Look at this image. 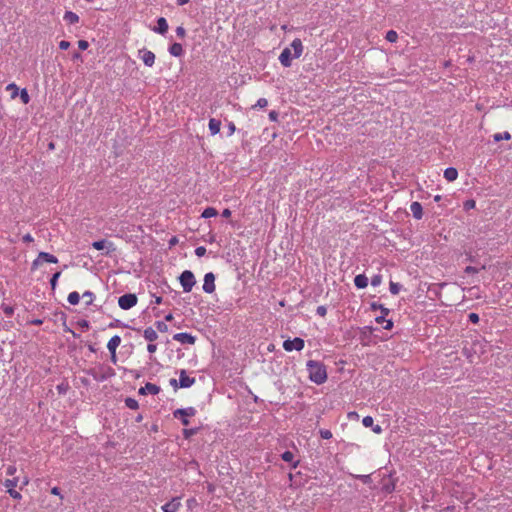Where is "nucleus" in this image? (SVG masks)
<instances>
[{
    "mask_svg": "<svg viewBox=\"0 0 512 512\" xmlns=\"http://www.w3.org/2000/svg\"><path fill=\"white\" fill-rule=\"evenodd\" d=\"M125 404L128 408L132 409V410H136L138 409L139 405H138V402L137 400L133 399V398H127L125 400Z\"/></svg>",
    "mask_w": 512,
    "mask_h": 512,
    "instance_id": "obj_32",
    "label": "nucleus"
},
{
    "mask_svg": "<svg viewBox=\"0 0 512 512\" xmlns=\"http://www.w3.org/2000/svg\"><path fill=\"white\" fill-rule=\"evenodd\" d=\"M458 177V171L456 168H453V167H449L447 169H445L444 171V178L449 181V182H452V181H455Z\"/></svg>",
    "mask_w": 512,
    "mask_h": 512,
    "instance_id": "obj_20",
    "label": "nucleus"
},
{
    "mask_svg": "<svg viewBox=\"0 0 512 512\" xmlns=\"http://www.w3.org/2000/svg\"><path fill=\"white\" fill-rule=\"evenodd\" d=\"M281 457L285 462H292L294 459V454L291 451H285Z\"/></svg>",
    "mask_w": 512,
    "mask_h": 512,
    "instance_id": "obj_40",
    "label": "nucleus"
},
{
    "mask_svg": "<svg viewBox=\"0 0 512 512\" xmlns=\"http://www.w3.org/2000/svg\"><path fill=\"white\" fill-rule=\"evenodd\" d=\"M291 48L293 49V57L299 58L303 53V44L299 38H295L291 43Z\"/></svg>",
    "mask_w": 512,
    "mask_h": 512,
    "instance_id": "obj_15",
    "label": "nucleus"
},
{
    "mask_svg": "<svg viewBox=\"0 0 512 512\" xmlns=\"http://www.w3.org/2000/svg\"><path fill=\"white\" fill-rule=\"evenodd\" d=\"M381 280H382L381 276H380V275H376V276H374V277L371 279V285H372V286H374V287H376V286L380 285Z\"/></svg>",
    "mask_w": 512,
    "mask_h": 512,
    "instance_id": "obj_45",
    "label": "nucleus"
},
{
    "mask_svg": "<svg viewBox=\"0 0 512 512\" xmlns=\"http://www.w3.org/2000/svg\"><path fill=\"white\" fill-rule=\"evenodd\" d=\"M307 370L309 372V379L315 384L320 385L327 380V371L323 363L309 360L307 362Z\"/></svg>",
    "mask_w": 512,
    "mask_h": 512,
    "instance_id": "obj_1",
    "label": "nucleus"
},
{
    "mask_svg": "<svg viewBox=\"0 0 512 512\" xmlns=\"http://www.w3.org/2000/svg\"><path fill=\"white\" fill-rule=\"evenodd\" d=\"M179 281L183 291L187 293L192 290L196 283L194 274L190 270L183 271L179 277Z\"/></svg>",
    "mask_w": 512,
    "mask_h": 512,
    "instance_id": "obj_2",
    "label": "nucleus"
},
{
    "mask_svg": "<svg viewBox=\"0 0 512 512\" xmlns=\"http://www.w3.org/2000/svg\"><path fill=\"white\" fill-rule=\"evenodd\" d=\"M398 39V33L394 30H389L387 33H386V40L391 42V43H394L396 42Z\"/></svg>",
    "mask_w": 512,
    "mask_h": 512,
    "instance_id": "obj_31",
    "label": "nucleus"
},
{
    "mask_svg": "<svg viewBox=\"0 0 512 512\" xmlns=\"http://www.w3.org/2000/svg\"><path fill=\"white\" fill-rule=\"evenodd\" d=\"M222 216L225 218H229L231 216V210L228 208L224 209L222 212Z\"/></svg>",
    "mask_w": 512,
    "mask_h": 512,
    "instance_id": "obj_62",
    "label": "nucleus"
},
{
    "mask_svg": "<svg viewBox=\"0 0 512 512\" xmlns=\"http://www.w3.org/2000/svg\"><path fill=\"white\" fill-rule=\"evenodd\" d=\"M326 313H327V309H326V307H324V306H319V307L317 308V314H318V315H320V316L324 317V316L326 315Z\"/></svg>",
    "mask_w": 512,
    "mask_h": 512,
    "instance_id": "obj_51",
    "label": "nucleus"
},
{
    "mask_svg": "<svg viewBox=\"0 0 512 512\" xmlns=\"http://www.w3.org/2000/svg\"><path fill=\"white\" fill-rule=\"evenodd\" d=\"M3 312L6 316L10 317L14 313V308L9 305H2Z\"/></svg>",
    "mask_w": 512,
    "mask_h": 512,
    "instance_id": "obj_42",
    "label": "nucleus"
},
{
    "mask_svg": "<svg viewBox=\"0 0 512 512\" xmlns=\"http://www.w3.org/2000/svg\"><path fill=\"white\" fill-rule=\"evenodd\" d=\"M410 211L415 219L420 220L423 217V208L422 205L415 201L410 205Z\"/></svg>",
    "mask_w": 512,
    "mask_h": 512,
    "instance_id": "obj_14",
    "label": "nucleus"
},
{
    "mask_svg": "<svg viewBox=\"0 0 512 512\" xmlns=\"http://www.w3.org/2000/svg\"><path fill=\"white\" fill-rule=\"evenodd\" d=\"M354 284L359 289H364L368 285V279L365 275L359 274L354 278Z\"/></svg>",
    "mask_w": 512,
    "mask_h": 512,
    "instance_id": "obj_19",
    "label": "nucleus"
},
{
    "mask_svg": "<svg viewBox=\"0 0 512 512\" xmlns=\"http://www.w3.org/2000/svg\"><path fill=\"white\" fill-rule=\"evenodd\" d=\"M173 339L175 341H178L182 344H190V345H193L196 341V337L189 334V333H186V332H182V333H177L173 336Z\"/></svg>",
    "mask_w": 512,
    "mask_h": 512,
    "instance_id": "obj_10",
    "label": "nucleus"
},
{
    "mask_svg": "<svg viewBox=\"0 0 512 512\" xmlns=\"http://www.w3.org/2000/svg\"><path fill=\"white\" fill-rule=\"evenodd\" d=\"M169 52L175 57H180L183 54V47L180 43H173L169 47Z\"/></svg>",
    "mask_w": 512,
    "mask_h": 512,
    "instance_id": "obj_23",
    "label": "nucleus"
},
{
    "mask_svg": "<svg viewBox=\"0 0 512 512\" xmlns=\"http://www.w3.org/2000/svg\"><path fill=\"white\" fill-rule=\"evenodd\" d=\"M176 34H177L178 37L184 38L185 35H186V31H185V29L182 26H179V27L176 28Z\"/></svg>",
    "mask_w": 512,
    "mask_h": 512,
    "instance_id": "obj_48",
    "label": "nucleus"
},
{
    "mask_svg": "<svg viewBox=\"0 0 512 512\" xmlns=\"http://www.w3.org/2000/svg\"><path fill=\"white\" fill-rule=\"evenodd\" d=\"M143 336L149 342H153V341L157 340V338H158L157 332L152 327L146 328L144 330Z\"/></svg>",
    "mask_w": 512,
    "mask_h": 512,
    "instance_id": "obj_21",
    "label": "nucleus"
},
{
    "mask_svg": "<svg viewBox=\"0 0 512 512\" xmlns=\"http://www.w3.org/2000/svg\"><path fill=\"white\" fill-rule=\"evenodd\" d=\"M7 492L13 499L20 500L22 498V495L15 489L7 490Z\"/></svg>",
    "mask_w": 512,
    "mask_h": 512,
    "instance_id": "obj_43",
    "label": "nucleus"
},
{
    "mask_svg": "<svg viewBox=\"0 0 512 512\" xmlns=\"http://www.w3.org/2000/svg\"><path fill=\"white\" fill-rule=\"evenodd\" d=\"M195 254L198 257H203L206 254V248L204 246H199L195 249Z\"/></svg>",
    "mask_w": 512,
    "mask_h": 512,
    "instance_id": "obj_44",
    "label": "nucleus"
},
{
    "mask_svg": "<svg viewBox=\"0 0 512 512\" xmlns=\"http://www.w3.org/2000/svg\"><path fill=\"white\" fill-rule=\"evenodd\" d=\"M69 47H70V42H68L66 40H62L59 42V48L61 50H67Z\"/></svg>",
    "mask_w": 512,
    "mask_h": 512,
    "instance_id": "obj_50",
    "label": "nucleus"
},
{
    "mask_svg": "<svg viewBox=\"0 0 512 512\" xmlns=\"http://www.w3.org/2000/svg\"><path fill=\"white\" fill-rule=\"evenodd\" d=\"M39 258H41L43 261L48 262V263H57L58 262V259L54 255L49 254L47 252H40Z\"/></svg>",
    "mask_w": 512,
    "mask_h": 512,
    "instance_id": "obj_24",
    "label": "nucleus"
},
{
    "mask_svg": "<svg viewBox=\"0 0 512 512\" xmlns=\"http://www.w3.org/2000/svg\"><path fill=\"white\" fill-rule=\"evenodd\" d=\"M196 414V410L193 407H188L184 409H177L174 411L173 415L175 418L181 419V422L184 426L189 425V417H192Z\"/></svg>",
    "mask_w": 512,
    "mask_h": 512,
    "instance_id": "obj_4",
    "label": "nucleus"
},
{
    "mask_svg": "<svg viewBox=\"0 0 512 512\" xmlns=\"http://www.w3.org/2000/svg\"><path fill=\"white\" fill-rule=\"evenodd\" d=\"M16 471H17V468H16V466H15V465H9V466L7 467V469H6V473H7V475H9V476H13V475L16 473Z\"/></svg>",
    "mask_w": 512,
    "mask_h": 512,
    "instance_id": "obj_47",
    "label": "nucleus"
},
{
    "mask_svg": "<svg viewBox=\"0 0 512 512\" xmlns=\"http://www.w3.org/2000/svg\"><path fill=\"white\" fill-rule=\"evenodd\" d=\"M147 350L149 353H154L157 350V346L155 344L150 343L147 346Z\"/></svg>",
    "mask_w": 512,
    "mask_h": 512,
    "instance_id": "obj_57",
    "label": "nucleus"
},
{
    "mask_svg": "<svg viewBox=\"0 0 512 512\" xmlns=\"http://www.w3.org/2000/svg\"><path fill=\"white\" fill-rule=\"evenodd\" d=\"M476 206V202L475 200L473 199H469V200H466L463 204V207L466 211L470 210V209H474Z\"/></svg>",
    "mask_w": 512,
    "mask_h": 512,
    "instance_id": "obj_36",
    "label": "nucleus"
},
{
    "mask_svg": "<svg viewBox=\"0 0 512 512\" xmlns=\"http://www.w3.org/2000/svg\"><path fill=\"white\" fill-rule=\"evenodd\" d=\"M385 320L386 319H385L384 315L379 316V317L376 318V322L379 323V324L384 323Z\"/></svg>",
    "mask_w": 512,
    "mask_h": 512,
    "instance_id": "obj_64",
    "label": "nucleus"
},
{
    "mask_svg": "<svg viewBox=\"0 0 512 512\" xmlns=\"http://www.w3.org/2000/svg\"><path fill=\"white\" fill-rule=\"evenodd\" d=\"M268 105V101L265 98H260L257 100L256 104L252 106V109H262Z\"/></svg>",
    "mask_w": 512,
    "mask_h": 512,
    "instance_id": "obj_33",
    "label": "nucleus"
},
{
    "mask_svg": "<svg viewBox=\"0 0 512 512\" xmlns=\"http://www.w3.org/2000/svg\"><path fill=\"white\" fill-rule=\"evenodd\" d=\"M228 129H229V135H232L236 130L235 124L233 122H230L228 124Z\"/></svg>",
    "mask_w": 512,
    "mask_h": 512,
    "instance_id": "obj_59",
    "label": "nucleus"
},
{
    "mask_svg": "<svg viewBox=\"0 0 512 512\" xmlns=\"http://www.w3.org/2000/svg\"><path fill=\"white\" fill-rule=\"evenodd\" d=\"M468 318H469V320H470L472 323H474V324H477V323L479 322V320H480V319H479V315H478V314H476V313H470V314L468 315Z\"/></svg>",
    "mask_w": 512,
    "mask_h": 512,
    "instance_id": "obj_46",
    "label": "nucleus"
},
{
    "mask_svg": "<svg viewBox=\"0 0 512 512\" xmlns=\"http://www.w3.org/2000/svg\"><path fill=\"white\" fill-rule=\"evenodd\" d=\"M51 494L59 496L61 499H63V496L61 495L60 489L58 487H53L51 489Z\"/></svg>",
    "mask_w": 512,
    "mask_h": 512,
    "instance_id": "obj_54",
    "label": "nucleus"
},
{
    "mask_svg": "<svg viewBox=\"0 0 512 512\" xmlns=\"http://www.w3.org/2000/svg\"><path fill=\"white\" fill-rule=\"evenodd\" d=\"M41 258L39 256L32 262V269H37L41 265Z\"/></svg>",
    "mask_w": 512,
    "mask_h": 512,
    "instance_id": "obj_53",
    "label": "nucleus"
},
{
    "mask_svg": "<svg viewBox=\"0 0 512 512\" xmlns=\"http://www.w3.org/2000/svg\"><path fill=\"white\" fill-rule=\"evenodd\" d=\"M23 241H24V242H27V243H29V242H33V241H34V238L32 237V235H31V234H29V233H28V234H25V235L23 236Z\"/></svg>",
    "mask_w": 512,
    "mask_h": 512,
    "instance_id": "obj_56",
    "label": "nucleus"
},
{
    "mask_svg": "<svg viewBox=\"0 0 512 512\" xmlns=\"http://www.w3.org/2000/svg\"><path fill=\"white\" fill-rule=\"evenodd\" d=\"M139 57L141 58L143 63L148 67H152L156 59L155 54L152 51L147 50L146 48L139 50Z\"/></svg>",
    "mask_w": 512,
    "mask_h": 512,
    "instance_id": "obj_7",
    "label": "nucleus"
},
{
    "mask_svg": "<svg viewBox=\"0 0 512 512\" xmlns=\"http://www.w3.org/2000/svg\"><path fill=\"white\" fill-rule=\"evenodd\" d=\"M155 31L160 34H165L168 31V23L164 17L158 18Z\"/></svg>",
    "mask_w": 512,
    "mask_h": 512,
    "instance_id": "obj_18",
    "label": "nucleus"
},
{
    "mask_svg": "<svg viewBox=\"0 0 512 512\" xmlns=\"http://www.w3.org/2000/svg\"><path fill=\"white\" fill-rule=\"evenodd\" d=\"M137 296L132 293L124 294L119 297L118 305L123 310H128L137 304Z\"/></svg>",
    "mask_w": 512,
    "mask_h": 512,
    "instance_id": "obj_3",
    "label": "nucleus"
},
{
    "mask_svg": "<svg viewBox=\"0 0 512 512\" xmlns=\"http://www.w3.org/2000/svg\"><path fill=\"white\" fill-rule=\"evenodd\" d=\"M160 392V387L155 385V384H152V383H146L144 387H141L139 389V393L140 394H152V395H156Z\"/></svg>",
    "mask_w": 512,
    "mask_h": 512,
    "instance_id": "obj_13",
    "label": "nucleus"
},
{
    "mask_svg": "<svg viewBox=\"0 0 512 512\" xmlns=\"http://www.w3.org/2000/svg\"><path fill=\"white\" fill-rule=\"evenodd\" d=\"M218 212L215 208L213 207H207L206 209H204V211L202 212V215L201 217L203 218H211V217H215L217 216Z\"/></svg>",
    "mask_w": 512,
    "mask_h": 512,
    "instance_id": "obj_29",
    "label": "nucleus"
},
{
    "mask_svg": "<svg viewBox=\"0 0 512 512\" xmlns=\"http://www.w3.org/2000/svg\"><path fill=\"white\" fill-rule=\"evenodd\" d=\"M372 430L374 433L376 434H381L382 433V428L380 425H374L372 426Z\"/></svg>",
    "mask_w": 512,
    "mask_h": 512,
    "instance_id": "obj_58",
    "label": "nucleus"
},
{
    "mask_svg": "<svg viewBox=\"0 0 512 512\" xmlns=\"http://www.w3.org/2000/svg\"><path fill=\"white\" fill-rule=\"evenodd\" d=\"M78 47L81 50H86L89 47V43L86 40H79Z\"/></svg>",
    "mask_w": 512,
    "mask_h": 512,
    "instance_id": "obj_49",
    "label": "nucleus"
},
{
    "mask_svg": "<svg viewBox=\"0 0 512 512\" xmlns=\"http://www.w3.org/2000/svg\"><path fill=\"white\" fill-rule=\"evenodd\" d=\"M465 272L468 273V274L477 273V269L475 267H472V266H467L465 268Z\"/></svg>",
    "mask_w": 512,
    "mask_h": 512,
    "instance_id": "obj_60",
    "label": "nucleus"
},
{
    "mask_svg": "<svg viewBox=\"0 0 512 512\" xmlns=\"http://www.w3.org/2000/svg\"><path fill=\"white\" fill-rule=\"evenodd\" d=\"M6 90H9V91L12 92L11 93V98L12 99H15L18 96V94H19V88L17 87V85L15 83L8 84L7 87H6Z\"/></svg>",
    "mask_w": 512,
    "mask_h": 512,
    "instance_id": "obj_30",
    "label": "nucleus"
},
{
    "mask_svg": "<svg viewBox=\"0 0 512 512\" xmlns=\"http://www.w3.org/2000/svg\"><path fill=\"white\" fill-rule=\"evenodd\" d=\"M293 54L291 53V49L286 47L283 49L279 56V61L284 67H290L293 59Z\"/></svg>",
    "mask_w": 512,
    "mask_h": 512,
    "instance_id": "obj_11",
    "label": "nucleus"
},
{
    "mask_svg": "<svg viewBox=\"0 0 512 512\" xmlns=\"http://www.w3.org/2000/svg\"><path fill=\"white\" fill-rule=\"evenodd\" d=\"M362 424L364 427H372L374 424V419L371 416H365L362 420Z\"/></svg>",
    "mask_w": 512,
    "mask_h": 512,
    "instance_id": "obj_37",
    "label": "nucleus"
},
{
    "mask_svg": "<svg viewBox=\"0 0 512 512\" xmlns=\"http://www.w3.org/2000/svg\"><path fill=\"white\" fill-rule=\"evenodd\" d=\"M92 247L96 250H104L105 249L106 250L105 255H107V256L111 255L113 252L116 251L115 245L112 242L107 241L105 239L93 242Z\"/></svg>",
    "mask_w": 512,
    "mask_h": 512,
    "instance_id": "obj_5",
    "label": "nucleus"
},
{
    "mask_svg": "<svg viewBox=\"0 0 512 512\" xmlns=\"http://www.w3.org/2000/svg\"><path fill=\"white\" fill-rule=\"evenodd\" d=\"M195 378L187 375L185 370L179 372V386L181 388H189L195 383Z\"/></svg>",
    "mask_w": 512,
    "mask_h": 512,
    "instance_id": "obj_9",
    "label": "nucleus"
},
{
    "mask_svg": "<svg viewBox=\"0 0 512 512\" xmlns=\"http://www.w3.org/2000/svg\"><path fill=\"white\" fill-rule=\"evenodd\" d=\"M304 340L302 338L296 337L293 340H285L283 343V348L290 352L292 350L301 351L304 348Z\"/></svg>",
    "mask_w": 512,
    "mask_h": 512,
    "instance_id": "obj_6",
    "label": "nucleus"
},
{
    "mask_svg": "<svg viewBox=\"0 0 512 512\" xmlns=\"http://www.w3.org/2000/svg\"><path fill=\"white\" fill-rule=\"evenodd\" d=\"M67 300L71 305H77L80 301V295L77 291H73L69 293Z\"/></svg>",
    "mask_w": 512,
    "mask_h": 512,
    "instance_id": "obj_26",
    "label": "nucleus"
},
{
    "mask_svg": "<svg viewBox=\"0 0 512 512\" xmlns=\"http://www.w3.org/2000/svg\"><path fill=\"white\" fill-rule=\"evenodd\" d=\"M211 135H216L220 132L221 122L215 118H211L208 124Z\"/></svg>",
    "mask_w": 512,
    "mask_h": 512,
    "instance_id": "obj_17",
    "label": "nucleus"
},
{
    "mask_svg": "<svg viewBox=\"0 0 512 512\" xmlns=\"http://www.w3.org/2000/svg\"><path fill=\"white\" fill-rule=\"evenodd\" d=\"M269 119L271 121H277L278 120V113L276 111H274V110L270 111Z\"/></svg>",
    "mask_w": 512,
    "mask_h": 512,
    "instance_id": "obj_52",
    "label": "nucleus"
},
{
    "mask_svg": "<svg viewBox=\"0 0 512 512\" xmlns=\"http://www.w3.org/2000/svg\"><path fill=\"white\" fill-rule=\"evenodd\" d=\"M60 275H61V272H56V273H54V274H53V276H52V278H51V280H50L51 288H52L53 290H54V289L56 288V286H57V281H58V279H59Z\"/></svg>",
    "mask_w": 512,
    "mask_h": 512,
    "instance_id": "obj_39",
    "label": "nucleus"
},
{
    "mask_svg": "<svg viewBox=\"0 0 512 512\" xmlns=\"http://www.w3.org/2000/svg\"><path fill=\"white\" fill-rule=\"evenodd\" d=\"M215 276L212 272L206 273L204 276L203 290L206 293H213L215 291Z\"/></svg>",
    "mask_w": 512,
    "mask_h": 512,
    "instance_id": "obj_8",
    "label": "nucleus"
},
{
    "mask_svg": "<svg viewBox=\"0 0 512 512\" xmlns=\"http://www.w3.org/2000/svg\"><path fill=\"white\" fill-rule=\"evenodd\" d=\"M196 504V499L195 498H191V499H188L187 500V505L189 508L193 507V505Z\"/></svg>",
    "mask_w": 512,
    "mask_h": 512,
    "instance_id": "obj_63",
    "label": "nucleus"
},
{
    "mask_svg": "<svg viewBox=\"0 0 512 512\" xmlns=\"http://www.w3.org/2000/svg\"><path fill=\"white\" fill-rule=\"evenodd\" d=\"M385 325L383 326L386 330H391L393 328V322L391 320H385Z\"/></svg>",
    "mask_w": 512,
    "mask_h": 512,
    "instance_id": "obj_55",
    "label": "nucleus"
},
{
    "mask_svg": "<svg viewBox=\"0 0 512 512\" xmlns=\"http://www.w3.org/2000/svg\"><path fill=\"white\" fill-rule=\"evenodd\" d=\"M82 298L85 300V304L88 306V305L93 304V302L95 300V294L91 291H85L82 294Z\"/></svg>",
    "mask_w": 512,
    "mask_h": 512,
    "instance_id": "obj_27",
    "label": "nucleus"
},
{
    "mask_svg": "<svg viewBox=\"0 0 512 512\" xmlns=\"http://www.w3.org/2000/svg\"><path fill=\"white\" fill-rule=\"evenodd\" d=\"M321 438L323 439H331L332 438V432L328 429H321L319 431Z\"/></svg>",
    "mask_w": 512,
    "mask_h": 512,
    "instance_id": "obj_41",
    "label": "nucleus"
},
{
    "mask_svg": "<svg viewBox=\"0 0 512 512\" xmlns=\"http://www.w3.org/2000/svg\"><path fill=\"white\" fill-rule=\"evenodd\" d=\"M18 482H19V478L14 477L12 479H6L3 484L7 488V490H10V489H15V487L18 485Z\"/></svg>",
    "mask_w": 512,
    "mask_h": 512,
    "instance_id": "obj_28",
    "label": "nucleus"
},
{
    "mask_svg": "<svg viewBox=\"0 0 512 512\" xmlns=\"http://www.w3.org/2000/svg\"><path fill=\"white\" fill-rule=\"evenodd\" d=\"M157 328L160 330V331H166L167 330V326L166 324L162 323V322H158L157 323Z\"/></svg>",
    "mask_w": 512,
    "mask_h": 512,
    "instance_id": "obj_61",
    "label": "nucleus"
},
{
    "mask_svg": "<svg viewBox=\"0 0 512 512\" xmlns=\"http://www.w3.org/2000/svg\"><path fill=\"white\" fill-rule=\"evenodd\" d=\"M400 288L401 286L398 283L391 281L389 284V290L393 295H397L400 292Z\"/></svg>",
    "mask_w": 512,
    "mask_h": 512,
    "instance_id": "obj_34",
    "label": "nucleus"
},
{
    "mask_svg": "<svg viewBox=\"0 0 512 512\" xmlns=\"http://www.w3.org/2000/svg\"><path fill=\"white\" fill-rule=\"evenodd\" d=\"M19 95H20V99H21L23 104H28L29 103L30 96H29V94H28L26 89H22L20 91Z\"/></svg>",
    "mask_w": 512,
    "mask_h": 512,
    "instance_id": "obj_35",
    "label": "nucleus"
},
{
    "mask_svg": "<svg viewBox=\"0 0 512 512\" xmlns=\"http://www.w3.org/2000/svg\"><path fill=\"white\" fill-rule=\"evenodd\" d=\"M63 18L70 25L79 22V16L72 11H66Z\"/></svg>",
    "mask_w": 512,
    "mask_h": 512,
    "instance_id": "obj_22",
    "label": "nucleus"
},
{
    "mask_svg": "<svg viewBox=\"0 0 512 512\" xmlns=\"http://www.w3.org/2000/svg\"><path fill=\"white\" fill-rule=\"evenodd\" d=\"M197 433V429L196 428H191V429H184L183 430V436L185 439H189L191 436L195 435Z\"/></svg>",
    "mask_w": 512,
    "mask_h": 512,
    "instance_id": "obj_38",
    "label": "nucleus"
},
{
    "mask_svg": "<svg viewBox=\"0 0 512 512\" xmlns=\"http://www.w3.org/2000/svg\"><path fill=\"white\" fill-rule=\"evenodd\" d=\"M121 343V338L118 335L113 336L107 343V348L111 354L116 352V349L119 347Z\"/></svg>",
    "mask_w": 512,
    "mask_h": 512,
    "instance_id": "obj_16",
    "label": "nucleus"
},
{
    "mask_svg": "<svg viewBox=\"0 0 512 512\" xmlns=\"http://www.w3.org/2000/svg\"><path fill=\"white\" fill-rule=\"evenodd\" d=\"M493 139L495 142H499L501 140H510L511 139V134L508 132V131H505V132H502V133H495L493 135Z\"/></svg>",
    "mask_w": 512,
    "mask_h": 512,
    "instance_id": "obj_25",
    "label": "nucleus"
},
{
    "mask_svg": "<svg viewBox=\"0 0 512 512\" xmlns=\"http://www.w3.org/2000/svg\"><path fill=\"white\" fill-rule=\"evenodd\" d=\"M181 508L180 498L175 497L170 502L162 506L163 512H178Z\"/></svg>",
    "mask_w": 512,
    "mask_h": 512,
    "instance_id": "obj_12",
    "label": "nucleus"
}]
</instances>
